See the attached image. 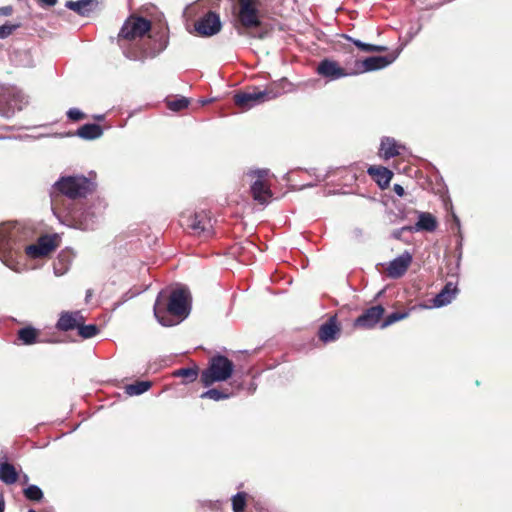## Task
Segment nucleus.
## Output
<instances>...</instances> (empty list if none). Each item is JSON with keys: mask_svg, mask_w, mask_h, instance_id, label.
I'll list each match as a JSON object with an SVG mask.
<instances>
[{"mask_svg": "<svg viewBox=\"0 0 512 512\" xmlns=\"http://www.w3.org/2000/svg\"><path fill=\"white\" fill-rule=\"evenodd\" d=\"M412 262V255L405 251L388 264L386 271L390 278L397 279L402 277L408 270Z\"/></svg>", "mask_w": 512, "mask_h": 512, "instance_id": "obj_15", "label": "nucleus"}, {"mask_svg": "<svg viewBox=\"0 0 512 512\" xmlns=\"http://www.w3.org/2000/svg\"><path fill=\"white\" fill-rule=\"evenodd\" d=\"M80 1L83 4V6L85 7V9L88 11V13L90 14L91 12L96 10V8L98 7L99 3L102 0H80Z\"/></svg>", "mask_w": 512, "mask_h": 512, "instance_id": "obj_41", "label": "nucleus"}, {"mask_svg": "<svg viewBox=\"0 0 512 512\" xmlns=\"http://www.w3.org/2000/svg\"><path fill=\"white\" fill-rule=\"evenodd\" d=\"M28 105V97L16 86L0 85V115L11 118Z\"/></svg>", "mask_w": 512, "mask_h": 512, "instance_id": "obj_6", "label": "nucleus"}, {"mask_svg": "<svg viewBox=\"0 0 512 512\" xmlns=\"http://www.w3.org/2000/svg\"><path fill=\"white\" fill-rule=\"evenodd\" d=\"M66 115L72 121H79L85 118V114L78 108H70Z\"/></svg>", "mask_w": 512, "mask_h": 512, "instance_id": "obj_40", "label": "nucleus"}, {"mask_svg": "<svg viewBox=\"0 0 512 512\" xmlns=\"http://www.w3.org/2000/svg\"><path fill=\"white\" fill-rule=\"evenodd\" d=\"M100 208L94 205L78 210H69L65 217L71 222V226L80 230H93L100 217Z\"/></svg>", "mask_w": 512, "mask_h": 512, "instance_id": "obj_8", "label": "nucleus"}, {"mask_svg": "<svg viewBox=\"0 0 512 512\" xmlns=\"http://www.w3.org/2000/svg\"><path fill=\"white\" fill-rule=\"evenodd\" d=\"M269 174L268 169H256V170H250L248 172V175L251 177H257V179L264 180L265 177H267Z\"/></svg>", "mask_w": 512, "mask_h": 512, "instance_id": "obj_42", "label": "nucleus"}, {"mask_svg": "<svg viewBox=\"0 0 512 512\" xmlns=\"http://www.w3.org/2000/svg\"><path fill=\"white\" fill-rule=\"evenodd\" d=\"M250 190L253 199L260 204H266L272 197V191L269 185L261 179H256L251 185Z\"/></svg>", "mask_w": 512, "mask_h": 512, "instance_id": "obj_21", "label": "nucleus"}, {"mask_svg": "<svg viewBox=\"0 0 512 512\" xmlns=\"http://www.w3.org/2000/svg\"><path fill=\"white\" fill-rule=\"evenodd\" d=\"M393 191L400 197L404 196L405 190L400 184H394Z\"/></svg>", "mask_w": 512, "mask_h": 512, "instance_id": "obj_46", "label": "nucleus"}, {"mask_svg": "<svg viewBox=\"0 0 512 512\" xmlns=\"http://www.w3.org/2000/svg\"><path fill=\"white\" fill-rule=\"evenodd\" d=\"M458 293L457 284L454 282H447L441 291L434 297L433 306L440 308L450 304L455 299Z\"/></svg>", "mask_w": 512, "mask_h": 512, "instance_id": "obj_17", "label": "nucleus"}, {"mask_svg": "<svg viewBox=\"0 0 512 512\" xmlns=\"http://www.w3.org/2000/svg\"><path fill=\"white\" fill-rule=\"evenodd\" d=\"M324 180V177L316 176V183Z\"/></svg>", "mask_w": 512, "mask_h": 512, "instance_id": "obj_51", "label": "nucleus"}, {"mask_svg": "<svg viewBox=\"0 0 512 512\" xmlns=\"http://www.w3.org/2000/svg\"><path fill=\"white\" fill-rule=\"evenodd\" d=\"M151 387L150 381H137L125 387V393L130 396L141 395Z\"/></svg>", "mask_w": 512, "mask_h": 512, "instance_id": "obj_30", "label": "nucleus"}, {"mask_svg": "<svg viewBox=\"0 0 512 512\" xmlns=\"http://www.w3.org/2000/svg\"><path fill=\"white\" fill-rule=\"evenodd\" d=\"M437 228L436 218L428 212H420L418 221L414 226H411L412 232L427 231L433 232Z\"/></svg>", "mask_w": 512, "mask_h": 512, "instance_id": "obj_23", "label": "nucleus"}, {"mask_svg": "<svg viewBox=\"0 0 512 512\" xmlns=\"http://www.w3.org/2000/svg\"><path fill=\"white\" fill-rule=\"evenodd\" d=\"M54 249V238L50 236H43L38 239L36 244L26 246L25 252L30 258L37 259L48 255Z\"/></svg>", "mask_w": 512, "mask_h": 512, "instance_id": "obj_14", "label": "nucleus"}, {"mask_svg": "<svg viewBox=\"0 0 512 512\" xmlns=\"http://www.w3.org/2000/svg\"><path fill=\"white\" fill-rule=\"evenodd\" d=\"M408 315H409L408 312H393V313L389 314L384 319V321L381 324V327L382 328H386V327L394 324L397 321H400V320H403V319L407 318Z\"/></svg>", "mask_w": 512, "mask_h": 512, "instance_id": "obj_35", "label": "nucleus"}, {"mask_svg": "<svg viewBox=\"0 0 512 512\" xmlns=\"http://www.w3.org/2000/svg\"><path fill=\"white\" fill-rule=\"evenodd\" d=\"M406 231L412 232L411 226H404V227H402L400 229L394 230L393 233H392V236L395 239H401L402 233L406 232Z\"/></svg>", "mask_w": 512, "mask_h": 512, "instance_id": "obj_43", "label": "nucleus"}, {"mask_svg": "<svg viewBox=\"0 0 512 512\" xmlns=\"http://www.w3.org/2000/svg\"><path fill=\"white\" fill-rule=\"evenodd\" d=\"M6 138H7V137H5V136H0V140H1V139H6Z\"/></svg>", "mask_w": 512, "mask_h": 512, "instance_id": "obj_56", "label": "nucleus"}, {"mask_svg": "<svg viewBox=\"0 0 512 512\" xmlns=\"http://www.w3.org/2000/svg\"><path fill=\"white\" fill-rule=\"evenodd\" d=\"M24 496L31 501H40L43 498V492L37 485H29L24 489Z\"/></svg>", "mask_w": 512, "mask_h": 512, "instance_id": "obj_34", "label": "nucleus"}, {"mask_svg": "<svg viewBox=\"0 0 512 512\" xmlns=\"http://www.w3.org/2000/svg\"><path fill=\"white\" fill-rule=\"evenodd\" d=\"M30 231L18 223H3L0 225V260L10 269L20 272L19 263L14 255L21 252L28 240Z\"/></svg>", "mask_w": 512, "mask_h": 512, "instance_id": "obj_4", "label": "nucleus"}, {"mask_svg": "<svg viewBox=\"0 0 512 512\" xmlns=\"http://www.w3.org/2000/svg\"><path fill=\"white\" fill-rule=\"evenodd\" d=\"M75 135L84 140H95L103 135V129L99 124L87 123L79 127Z\"/></svg>", "mask_w": 512, "mask_h": 512, "instance_id": "obj_24", "label": "nucleus"}, {"mask_svg": "<svg viewBox=\"0 0 512 512\" xmlns=\"http://www.w3.org/2000/svg\"><path fill=\"white\" fill-rule=\"evenodd\" d=\"M18 479L15 467L8 463L0 464V480L5 484H14Z\"/></svg>", "mask_w": 512, "mask_h": 512, "instance_id": "obj_26", "label": "nucleus"}, {"mask_svg": "<svg viewBox=\"0 0 512 512\" xmlns=\"http://www.w3.org/2000/svg\"><path fill=\"white\" fill-rule=\"evenodd\" d=\"M94 118L98 121L104 120V115H95Z\"/></svg>", "mask_w": 512, "mask_h": 512, "instance_id": "obj_50", "label": "nucleus"}, {"mask_svg": "<svg viewBox=\"0 0 512 512\" xmlns=\"http://www.w3.org/2000/svg\"><path fill=\"white\" fill-rule=\"evenodd\" d=\"M5 510V502L3 499H0V512H4Z\"/></svg>", "mask_w": 512, "mask_h": 512, "instance_id": "obj_47", "label": "nucleus"}, {"mask_svg": "<svg viewBox=\"0 0 512 512\" xmlns=\"http://www.w3.org/2000/svg\"><path fill=\"white\" fill-rule=\"evenodd\" d=\"M367 173L372 177V179L381 189L388 187L393 177L392 171L382 166H370L367 170Z\"/></svg>", "mask_w": 512, "mask_h": 512, "instance_id": "obj_20", "label": "nucleus"}, {"mask_svg": "<svg viewBox=\"0 0 512 512\" xmlns=\"http://www.w3.org/2000/svg\"><path fill=\"white\" fill-rule=\"evenodd\" d=\"M58 0H39V5L41 7H53L57 4Z\"/></svg>", "mask_w": 512, "mask_h": 512, "instance_id": "obj_45", "label": "nucleus"}, {"mask_svg": "<svg viewBox=\"0 0 512 512\" xmlns=\"http://www.w3.org/2000/svg\"><path fill=\"white\" fill-rule=\"evenodd\" d=\"M259 4V0H238L237 21L239 26L236 29L239 35L245 34L242 29L249 30L261 25Z\"/></svg>", "mask_w": 512, "mask_h": 512, "instance_id": "obj_7", "label": "nucleus"}, {"mask_svg": "<svg viewBox=\"0 0 512 512\" xmlns=\"http://www.w3.org/2000/svg\"><path fill=\"white\" fill-rule=\"evenodd\" d=\"M18 339L24 345H32L38 341L37 340V330L31 326L21 328L18 331Z\"/></svg>", "mask_w": 512, "mask_h": 512, "instance_id": "obj_27", "label": "nucleus"}, {"mask_svg": "<svg viewBox=\"0 0 512 512\" xmlns=\"http://www.w3.org/2000/svg\"><path fill=\"white\" fill-rule=\"evenodd\" d=\"M79 321H83V316L79 311L63 312L57 321L56 327L60 331H70L78 328Z\"/></svg>", "mask_w": 512, "mask_h": 512, "instance_id": "obj_19", "label": "nucleus"}, {"mask_svg": "<svg viewBox=\"0 0 512 512\" xmlns=\"http://www.w3.org/2000/svg\"><path fill=\"white\" fill-rule=\"evenodd\" d=\"M398 56L399 52H395L389 55L370 56L365 58L364 60H356L353 65L355 75L364 72L383 69L392 64L397 59Z\"/></svg>", "mask_w": 512, "mask_h": 512, "instance_id": "obj_11", "label": "nucleus"}, {"mask_svg": "<svg viewBox=\"0 0 512 512\" xmlns=\"http://www.w3.org/2000/svg\"><path fill=\"white\" fill-rule=\"evenodd\" d=\"M383 314L384 308L381 305L370 307L355 319L354 325L356 327L371 329L380 321Z\"/></svg>", "mask_w": 512, "mask_h": 512, "instance_id": "obj_16", "label": "nucleus"}, {"mask_svg": "<svg viewBox=\"0 0 512 512\" xmlns=\"http://www.w3.org/2000/svg\"><path fill=\"white\" fill-rule=\"evenodd\" d=\"M95 189V183L83 175L61 176L50 189V198L53 213L60 218L61 212L58 206L65 196L68 199L75 200L85 198Z\"/></svg>", "mask_w": 512, "mask_h": 512, "instance_id": "obj_3", "label": "nucleus"}, {"mask_svg": "<svg viewBox=\"0 0 512 512\" xmlns=\"http://www.w3.org/2000/svg\"><path fill=\"white\" fill-rule=\"evenodd\" d=\"M20 23H10L6 22L5 24L0 26V39H6L11 36L18 28H20Z\"/></svg>", "mask_w": 512, "mask_h": 512, "instance_id": "obj_36", "label": "nucleus"}, {"mask_svg": "<svg viewBox=\"0 0 512 512\" xmlns=\"http://www.w3.org/2000/svg\"><path fill=\"white\" fill-rule=\"evenodd\" d=\"M246 496L247 494L245 492H238L232 497V508L234 512H244Z\"/></svg>", "mask_w": 512, "mask_h": 512, "instance_id": "obj_33", "label": "nucleus"}, {"mask_svg": "<svg viewBox=\"0 0 512 512\" xmlns=\"http://www.w3.org/2000/svg\"><path fill=\"white\" fill-rule=\"evenodd\" d=\"M13 12V8L11 6H2L0 7V16H10Z\"/></svg>", "mask_w": 512, "mask_h": 512, "instance_id": "obj_44", "label": "nucleus"}, {"mask_svg": "<svg viewBox=\"0 0 512 512\" xmlns=\"http://www.w3.org/2000/svg\"><path fill=\"white\" fill-rule=\"evenodd\" d=\"M202 505L215 512H221L224 502L221 500H205L202 502Z\"/></svg>", "mask_w": 512, "mask_h": 512, "instance_id": "obj_39", "label": "nucleus"}, {"mask_svg": "<svg viewBox=\"0 0 512 512\" xmlns=\"http://www.w3.org/2000/svg\"><path fill=\"white\" fill-rule=\"evenodd\" d=\"M186 225L194 232V234L199 236L207 237L212 232L211 217L204 210L190 215L187 218Z\"/></svg>", "mask_w": 512, "mask_h": 512, "instance_id": "obj_12", "label": "nucleus"}, {"mask_svg": "<svg viewBox=\"0 0 512 512\" xmlns=\"http://www.w3.org/2000/svg\"><path fill=\"white\" fill-rule=\"evenodd\" d=\"M316 72L328 81L355 76L354 67H341L337 61L329 58H324L319 62Z\"/></svg>", "mask_w": 512, "mask_h": 512, "instance_id": "obj_10", "label": "nucleus"}, {"mask_svg": "<svg viewBox=\"0 0 512 512\" xmlns=\"http://www.w3.org/2000/svg\"><path fill=\"white\" fill-rule=\"evenodd\" d=\"M258 37H259V38H263V37H264V35H263V34H259V35H258Z\"/></svg>", "mask_w": 512, "mask_h": 512, "instance_id": "obj_55", "label": "nucleus"}, {"mask_svg": "<svg viewBox=\"0 0 512 512\" xmlns=\"http://www.w3.org/2000/svg\"><path fill=\"white\" fill-rule=\"evenodd\" d=\"M189 105V100L185 97H181L179 99L171 100L167 102V106L170 110L178 112L185 108H187Z\"/></svg>", "mask_w": 512, "mask_h": 512, "instance_id": "obj_38", "label": "nucleus"}, {"mask_svg": "<svg viewBox=\"0 0 512 512\" xmlns=\"http://www.w3.org/2000/svg\"><path fill=\"white\" fill-rule=\"evenodd\" d=\"M340 329L337 325L336 318L331 317L327 322L322 324L319 328V338L324 343L335 341L338 337Z\"/></svg>", "mask_w": 512, "mask_h": 512, "instance_id": "obj_22", "label": "nucleus"}, {"mask_svg": "<svg viewBox=\"0 0 512 512\" xmlns=\"http://www.w3.org/2000/svg\"><path fill=\"white\" fill-rule=\"evenodd\" d=\"M233 395L232 392L228 390H219L216 388L209 389L203 392L200 397L202 399H211L214 401L226 400L229 399Z\"/></svg>", "mask_w": 512, "mask_h": 512, "instance_id": "obj_29", "label": "nucleus"}, {"mask_svg": "<svg viewBox=\"0 0 512 512\" xmlns=\"http://www.w3.org/2000/svg\"><path fill=\"white\" fill-rule=\"evenodd\" d=\"M65 7L68 8L69 10L74 11L75 13H77L78 15H80L82 17L89 15L88 11L85 9V7L83 6V4L81 3L80 0L67 1L65 3Z\"/></svg>", "mask_w": 512, "mask_h": 512, "instance_id": "obj_37", "label": "nucleus"}, {"mask_svg": "<svg viewBox=\"0 0 512 512\" xmlns=\"http://www.w3.org/2000/svg\"><path fill=\"white\" fill-rule=\"evenodd\" d=\"M344 38L351 41L356 47H358L360 50H362L364 52H374V51L382 52V51L387 50V48L385 46L368 44V43L362 42L360 40L353 39L352 37H350L348 35H344Z\"/></svg>", "mask_w": 512, "mask_h": 512, "instance_id": "obj_31", "label": "nucleus"}, {"mask_svg": "<svg viewBox=\"0 0 512 512\" xmlns=\"http://www.w3.org/2000/svg\"><path fill=\"white\" fill-rule=\"evenodd\" d=\"M151 26V22L141 16H130L123 23L117 43L126 58L144 62L146 59L156 57L166 49L168 40L164 36H160L159 39L146 37Z\"/></svg>", "mask_w": 512, "mask_h": 512, "instance_id": "obj_1", "label": "nucleus"}, {"mask_svg": "<svg viewBox=\"0 0 512 512\" xmlns=\"http://www.w3.org/2000/svg\"><path fill=\"white\" fill-rule=\"evenodd\" d=\"M255 390H256V386L254 385V383H251L250 388H249L250 393H253Z\"/></svg>", "mask_w": 512, "mask_h": 512, "instance_id": "obj_49", "label": "nucleus"}, {"mask_svg": "<svg viewBox=\"0 0 512 512\" xmlns=\"http://www.w3.org/2000/svg\"><path fill=\"white\" fill-rule=\"evenodd\" d=\"M154 316L165 327H171L188 317L190 313L189 292L185 288L171 292L162 290L154 304Z\"/></svg>", "mask_w": 512, "mask_h": 512, "instance_id": "obj_2", "label": "nucleus"}, {"mask_svg": "<svg viewBox=\"0 0 512 512\" xmlns=\"http://www.w3.org/2000/svg\"><path fill=\"white\" fill-rule=\"evenodd\" d=\"M234 363L226 356L216 354L209 359L207 368L202 370L200 375L201 383L210 387L216 382L228 380L234 372Z\"/></svg>", "mask_w": 512, "mask_h": 512, "instance_id": "obj_5", "label": "nucleus"}, {"mask_svg": "<svg viewBox=\"0 0 512 512\" xmlns=\"http://www.w3.org/2000/svg\"><path fill=\"white\" fill-rule=\"evenodd\" d=\"M404 149L405 146L392 137L386 136L381 139L380 155L386 160L400 155Z\"/></svg>", "mask_w": 512, "mask_h": 512, "instance_id": "obj_18", "label": "nucleus"}, {"mask_svg": "<svg viewBox=\"0 0 512 512\" xmlns=\"http://www.w3.org/2000/svg\"><path fill=\"white\" fill-rule=\"evenodd\" d=\"M280 90L273 87L253 92H240L234 95V102L244 110H248L265 101L272 100L281 95Z\"/></svg>", "mask_w": 512, "mask_h": 512, "instance_id": "obj_9", "label": "nucleus"}, {"mask_svg": "<svg viewBox=\"0 0 512 512\" xmlns=\"http://www.w3.org/2000/svg\"><path fill=\"white\" fill-rule=\"evenodd\" d=\"M198 374L199 369L196 366L180 368L174 372V376L184 378L185 384L194 382L197 379Z\"/></svg>", "mask_w": 512, "mask_h": 512, "instance_id": "obj_28", "label": "nucleus"}, {"mask_svg": "<svg viewBox=\"0 0 512 512\" xmlns=\"http://www.w3.org/2000/svg\"><path fill=\"white\" fill-rule=\"evenodd\" d=\"M78 333L83 339H90L96 336L99 333V328L95 324H89L84 325L80 324L78 325Z\"/></svg>", "mask_w": 512, "mask_h": 512, "instance_id": "obj_32", "label": "nucleus"}, {"mask_svg": "<svg viewBox=\"0 0 512 512\" xmlns=\"http://www.w3.org/2000/svg\"><path fill=\"white\" fill-rule=\"evenodd\" d=\"M27 480H28V476H27V475H25V476H24V481L26 482Z\"/></svg>", "mask_w": 512, "mask_h": 512, "instance_id": "obj_53", "label": "nucleus"}, {"mask_svg": "<svg viewBox=\"0 0 512 512\" xmlns=\"http://www.w3.org/2000/svg\"><path fill=\"white\" fill-rule=\"evenodd\" d=\"M72 255L68 251L59 253L57 259L53 263V271L56 276L64 275L70 268Z\"/></svg>", "mask_w": 512, "mask_h": 512, "instance_id": "obj_25", "label": "nucleus"}, {"mask_svg": "<svg viewBox=\"0 0 512 512\" xmlns=\"http://www.w3.org/2000/svg\"><path fill=\"white\" fill-rule=\"evenodd\" d=\"M222 24L217 13L209 11L195 23V30L201 36L209 37L221 30Z\"/></svg>", "mask_w": 512, "mask_h": 512, "instance_id": "obj_13", "label": "nucleus"}, {"mask_svg": "<svg viewBox=\"0 0 512 512\" xmlns=\"http://www.w3.org/2000/svg\"><path fill=\"white\" fill-rule=\"evenodd\" d=\"M27 512H37L34 509H29Z\"/></svg>", "mask_w": 512, "mask_h": 512, "instance_id": "obj_54", "label": "nucleus"}, {"mask_svg": "<svg viewBox=\"0 0 512 512\" xmlns=\"http://www.w3.org/2000/svg\"><path fill=\"white\" fill-rule=\"evenodd\" d=\"M314 185H316V183H308L306 185H302L300 189H304V188H307V187H313Z\"/></svg>", "mask_w": 512, "mask_h": 512, "instance_id": "obj_48", "label": "nucleus"}, {"mask_svg": "<svg viewBox=\"0 0 512 512\" xmlns=\"http://www.w3.org/2000/svg\"><path fill=\"white\" fill-rule=\"evenodd\" d=\"M90 295H91V292H90V290H88L87 291V297H90Z\"/></svg>", "mask_w": 512, "mask_h": 512, "instance_id": "obj_52", "label": "nucleus"}]
</instances>
